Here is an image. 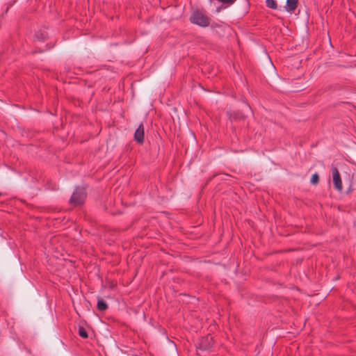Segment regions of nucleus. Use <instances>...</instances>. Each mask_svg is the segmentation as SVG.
<instances>
[{
  "label": "nucleus",
  "mask_w": 356,
  "mask_h": 356,
  "mask_svg": "<svg viewBox=\"0 0 356 356\" xmlns=\"http://www.w3.org/2000/svg\"><path fill=\"white\" fill-rule=\"evenodd\" d=\"M266 4L268 8L271 9L276 10L277 8V2L275 0H266Z\"/></svg>",
  "instance_id": "obj_9"
},
{
  "label": "nucleus",
  "mask_w": 356,
  "mask_h": 356,
  "mask_svg": "<svg viewBox=\"0 0 356 356\" xmlns=\"http://www.w3.org/2000/svg\"><path fill=\"white\" fill-rule=\"evenodd\" d=\"M97 309L101 311L104 312L107 309L108 305L103 299H99L97 301Z\"/></svg>",
  "instance_id": "obj_8"
},
{
  "label": "nucleus",
  "mask_w": 356,
  "mask_h": 356,
  "mask_svg": "<svg viewBox=\"0 0 356 356\" xmlns=\"http://www.w3.org/2000/svg\"><path fill=\"white\" fill-rule=\"evenodd\" d=\"M134 138L139 143H143V141H144V127H143V124H140L139 127L136 129V130L134 133Z\"/></svg>",
  "instance_id": "obj_5"
},
{
  "label": "nucleus",
  "mask_w": 356,
  "mask_h": 356,
  "mask_svg": "<svg viewBox=\"0 0 356 356\" xmlns=\"http://www.w3.org/2000/svg\"><path fill=\"white\" fill-rule=\"evenodd\" d=\"M216 26H220V25H218V24H212L211 25V28H214Z\"/></svg>",
  "instance_id": "obj_12"
},
{
  "label": "nucleus",
  "mask_w": 356,
  "mask_h": 356,
  "mask_svg": "<svg viewBox=\"0 0 356 356\" xmlns=\"http://www.w3.org/2000/svg\"><path fill=\"white\" fill-rule=\"evenodd\" d=\"M298 0H286L285 9L288 12H293L297 8Z\"/></svg>",
  "instance_id": "obj_6"
},
{
  "label": "nucleus",
  "mask_w": 356,
  "mask_h": 356,
  "mask_svg": "<svg viewBox=\"0 0 356 356\" xmlns=\"http://www.w3.org/2000/svg\"><path fill=\"white\" fill-rule=\"evenodd\" d=\"M213 345L212 337L207 336L202 338L197 345V348L202 350H207L211 348Z\"/></svg>",
  "instance_id": "obj_3"
},
{
  "label": "nucleus",
  "mask_w": 356,
  "mask_h": 356,
  "mask_svg": "<svg viewBox=\"0 0 356 356\" xmlns=\"http://www.w3.org/2000/svg\"><path fill=\"white\" fill-rule=\"evenodd\" d=\"M332 175L335 189L341 191L342 190V183L339 172L337 168H332Z\"/></svg>",
  "instance_id": "obj_4"
},
{
  "label": "nucleus",
  "mask_w": 356,
  "mask_h": 356,
  "mask_svg": "<svg viewBox=\"0 0 356 356\" xmlns=\"http://www.w3.org/2000/svg\"><path fill=\"white\" fill-rule=\"evenodd\" d=\"M79 334L80 337H81L83 339H86L88 337L87 331L83 327H79Z\"/></svg>",
  "instance_id": "obj_10"
},
{
  "label": "nucleus",
  "mask_w": 356,
  "mask_h": 356,
  "mask_svg": "<svg viewBox=\"0 0 356 356\" xmlns=\"http://www.w3.org/2000/svg\"><path fill=\"white\" fill-rule=\"evenodd\" d=\"M35 37L38 40H44L47 38V33L44 30H40L35 33Z\"/></svg>",
  "instance_id": "obj_7"
},
{
  "label": "nucleus",
  "mask_w": 356,
  "mask_h": 356,
  "mask_svg": "<svg viewBox=\"0 0 356 356\" xmlns=\"http://www.w3.org/2000/svg\"><path fill=\"white\" fill-rule=\"evenodd\" d=\"M318 179H319V177L318 175V174L315 173L312 175V178H311V180H310V182L312 184H316L318 183Z\"/></svg>",
  "instance_id": "obj_11"
},
{
  "label": "nucleus",
  "mask_w": 356,
  "mask_h": 356,
  "mask_svg": "<svg viewBox=\"0 0 356 356\" xmlns=\"http://www.w3.org/2000/svg\"><path fill=\"white\" fill-rule=\"evenodd\" d=\"M190 21L192 24L201 27H207L210 24L207 15L200 10L193 11L190 17Z\"/></svg>",
  "instance_id": "obj_1"
},
{
  "label": "nucleus",
  "mask_w": 356,
  "mask_h": 356,
  "mask_svg": "<svg viewBox=\"0 0 356 356\" xmlns=\"http://www.w3.org/2000/svg\"><path fill=\"white\" fill-rule=\"evenodd\" d=\"M86 193L83 188L77 187L74 191L70 199V203L73 206L82 204L86 199Z\"/></svg>",
  "instance_id": "obj_2"
}]
</instances>
